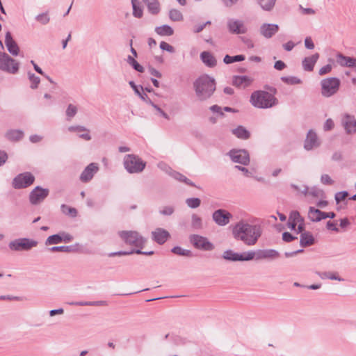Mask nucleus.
Returning a JSON list of instances; mask_svg holds the SVG:
<instances>
[{
  "instance_id": "nucleus-11",
  "label": "nucleus",
  "mask_w": 356,
  "mask_h": 356,
  "mask_svg": "<svg viewBox=\"0 0 356 356\" xmlns=\"http://www.w3.org/2000/svg\"><path fill=\"white\" fill-rule=\"evenodd\" d=\"M34 176L30 172H25L17 175L13 181L15 188H26L34 181Z\"/></svg>"
},
{
  "instance_id": "nucleus-59",
  "label": "nucleus",
  "mask_w": 356,
  "mask_h": 356,
  "mask_svg": "<svg viewBox=\"0 0 356 356\" xmlns=\"http://www.w3.org/2000/svg\"><path fill=\"white\" fill-rule=\"evenodd\" d=\"M59 235L61 237V243H69L72 241L73 239V236L71 234L66 232H60L59 233Z\"/></svg>"
},
{
  "instance_id": "nucleus-60",
  "label": "nucleus",
  "mask_w": 356,
  "mask_h": 356,
  "mask_svg": "<svg viewBox=\"0 0 356 356\" xmlns=\"http://www.w3.org/2000/svg\"><path fill=\"white\" fill-rule=\"evenodd\" d=\"M160 48L163 51H167L170 53L175 51L174 47L165 42H161L160 43Z\"/></svg>"
},
{
  "instance_id": "nucleus-42",
  "label": "nucleus",
  "mask_w": 356,
  "mask_h": 356,
  "mask_svg": "<svg viewBox=\"0 0 356 356\" xmlns=\"http://www.w3.org/2000/svg\"><path fill=\"white\" fill-rule=\"evenodd\" d=\"M169 17L171 20H172L174 22H179L183 19V15L178 10L172 9L169 12Z\"/></svg>"
},
{
  "instance_id": "nucleus-58",
  "label": "nucleus",
  "mask_w": 356,
  "mask_h": 356,
  "mask_svg": "<svg viewBox=\"0 0 356 356\" xmlns=\"http://www.w3.org/2000/svg\"><path fill=\"white\" fill-rule=\"evenodd\" d=\"M321 181L322 184L325 185H331L334 183L332 178L327 174H323L321 177Z\"/></svg>"
},
{
  "instance_id": "nucleus-29",
  "label": "nucleus",
  "mask_w": 356,
  "mask_h": 356,
  "mask_svg": "<svg viewBox=\"0 0 356 356\" xmlns=\"http://www.w3.org/2000/svg\"><path fill=\"white\" fill-rule=\"evenodd\" d=\"M147 7L149 12L152 15H156L160 11V3L158 0H143Z\"/></svg>"
},
{
  "instance_id": "nucleus-9",
  "label": "nucleus",
  "mask_w": 356,
  "mask_h": 356,
  "mask_svg": "<svg viewBox=\"0 0 356 356\" xmlns=\"http://www.w3.org/2000/svg\"><path fill=\"white\" fill-rule=\"evenodd\" d=\"M190 241L195 248L205 251L213 250L214 245L206 237L193 234L190 236Z\"/></svg>"
},
{
  "instance_id": "nucleus-64",
  "label": "nucleus",
  "mask_w": 356,
  "mask_h": 356,
  "mask_svg": "<svg viewBox=\"0 0 356 356\" xmlns=\"http://www.w3.org/2000/svg\"><path fill=\"white\" fill-rule=\"evenodd\" d=\"M295 238H297L293 236L289 232H284L282 234V239L286 242H290V241L294 240Z\"/></svg>"
},
{
  "instance_id": "nucleus-44",
  "label": "nucleus",
  "mask_w": 356,
  "mask_h": 356,
  "mask_svg": "<svg viewBox=\"0 0 356 356\" xmlns=\"http://www.w3.org/2000/svg\"><path fill=\"white\" fill-rule=\"evenodd\" d=\"M61 243V237L59 234L49 236L45 241L46 245H56Z\"/></svg>"
},
{
  "instance_id": "nucleus-37",
  "label": "nucleus",
  "mask_w": 356,
  "mask_h": 356,
  "mask_svg": "<svg viewBox=\"0 0 356 356\" xmlns=\"http://www.w3.org/2000/svg\"><path fill=\"white\" fill-rule=\"evenodd\" d=\"M78 108L76 106L70 104L65 111L67 120H71L77 113Z\"/></svg>"
},
{
  "instance_id": "nucleus-28",
  "label": "nucleus",
  "mask_w": 356,
  "mask_h": 356,
  "mask_svg": "<svg viewBox=\"0 0 356 356\" xmlns=\"http://www.w3.org/2000/svg\"><path fill=\"white\" fill-rule=\"evenodd\" d=\"M232 133L238 138L242 140L248 139L250 136V132L243 126H238L232 130Z\"/></svg>"
},
{
  "instance_id": "nucleus-14",
  "label": "nucleus",
  "mask_w": 356,
  "mask_h": 356,
  "mask_svg": "<svg viewBox=\"0 0 356 356\" xmlns=\"http://www.w3.org/2000/svg\"><path fill=\"white\" fill-rule=\"evenodd\" d=\"M49 190L36 186L29 195V200L32 204L36 205L42 202L48 196Z\"/></svg>"
},
{
  "instance_id": "nucleus-45",
  "label": "nucleus",
  "mask_w": 356,
  "mask_h": 356,
  "mask_svg": "<svg viewBox=\"0 0 356 356\" xmlns=\"http://www.w3.org/2000/svg\"><path fill=\"white\" fill-rule=\"evenodd\" d=\"M308 195H311L314 197L323 198L325 196V193L322 189H321L318 187H316V186H313V187L309 188V191Z\"/></svg>"
},
{
  "instance_id": "nucleus-39",
  "label": "nucleus",
  "mask_w": 356,
  "mask_h": 356,
  "mask_svg": "<svg viewBox=\"0 0 356 356\" xmlns=\"http://www.w3.org/2000/svg\"><path fill=\"white\" fill-rule=\"evenodd\" d=\"M245 60V56L243 55H236L234 56H231L229 55H226L224 57L223 61L226 64H231L234 62H240Z\"/></svg>"
},
{
  "instance_id": "nucleus-5",
  "label": "nucleus",
  "mask_w": 356,
  "mask_h": 356,
  "mask_svg": "<svg viewBox=\"0 0 356 356\" xmlns=\"http://www.w3.org/2000/svg\"><path fill=\"white\" fill-rule=\"evenodd\" d=\"M123 163L124 168L129 173L141 172L146 165V163L135 154L126 155Z\"/></svg>"
},
{
  "instance_id": "nucleus-55",
  "label": "nucleus",
  "mask_w": 356,
  "mask_h": 356,
  "mask_svg": "<svg viewBox=\"0 0 356 356\" xmlns=\"http://www.w3.org/2000/svg\"><path fill=\"white\" fill-rule=\"evenodd\" d=\"M70 304L72 305H77V306H99L101 305L100 302H90V301L74 302Z\"/></svg>"
},
{
  "instance_id": "nucleus-49",
  "label": "nucleus",
  "mask_w": 356,
  "mask_h": 356,
  "mask_svg": "<svg viewBox=\"0 0 356 356\" xmlns=\"http://www.w3.org/2000/svg\"><path fill=\"white\" fill-rule=\"evenodd\" d=\"M281 79L283 82L289 85H296L302 83V81L296 76H282Z\"/></svg>"
},
{
  "instance_id": "nucleus-53",
  "label": "nucleus",
  "mask_w": 356,
  "mask_h": 356,
  "mask_svg": "<svg viewBox=\"0 0 356 356\" xmlns=\"http://www.w3.org/2000/svg\"><path fill=\"white\" fill-rule=\"evenodd\" d=\"M73 250L72 246H54L49 248L51 252H70Z\"/></svg>"
},
{
  "instance_id": "nucleus-18",
  "label": "nucleus",
  "mask_w": 356,
  "mask_h": 356,
  "mask_svg": "<svg viewBox=\"0 0 356 356\" xmlns=\"http://www.w3.org/2000/svg\"><path fill=\"white\" fill-rule=\"evenodd\" d=\"M319 145L320 142L316 134L312 130L309 131L305 140L304 148L309 151L318 147Z\"/></svg>"
},
{
  "instance_id": "nucleus-63",
  "label": "nucleus",
  "mask_w": 356,
  "mask_h": 356,
  "mask_svg": "<svg viewBox=\"0 0 356 356\" xmlns=\"http://www.w3.org/2000/svg\"><path fill=\"white\" fill-rule=\"evenodd\" d=\"M305 46L308 49H313L314 48V44L311 38L307 37L305 38Z\"/></svg>"
},
{
  "instance_id": "nucleus-3",
  "label": "nucleus",
  "mask_w": 356,
  "mask_h": 356,
  "mask_svg": "<svg viewBox=\"0 0 356 356\" xmlns=\"http://www.w3.org/2000/svg\"><path fill=\"white\" fill-rule=\"evenodd\" d=\"M250 102L255 108L266 109L276 106L278 100L268 92L257 90L251 94Z\"/></svg>"
},
{
  "instance_id": "nucleus-40",
  "label": "nucleus",
  "mask_w": 356,
  "mask_h": 356,
  "mask_svg": "<svg viewBox=\"0 0 356 356\" xmlns=\"http://www.w3.org/2000/svg\"><path fill=\"white\" fill-rule=\"evenodd\" d=\"M127 62L128 64H129L131 66L133 67V68L136 70L138 72H144V67L140 65L131 56H129L127 58Z\"/></svg>"
},
{
  "instance_id": "nucleus-2",
  "label": "nucleus",
  "mask_w": 356,
  "mask_h": 356,
  "mask_svg": "<svg viewBox=\"0 0 356 356\" xmlns=\"http://www.w3.org/2000/svg\"><path fill=\"white\" fill-rule=\"evenodd\" d=\"M195 95L203 102L209 99L216 90L215 79L207 74L200 76L193 83Z\"/></svg>"
},
{
  "instance_id": "nucleus-30",
  "label": "nucleus",
  "mask_w": 356,
  "mask_h": 356,
  "mask_svg": "<svg viewBox=\"0 0 356 356\" xmlns=\"http://www.w3.org/2000/svg\"><path fill=\"white\" fill-rule=\"evenodd\" d=\"M260 8L265 11H271L276 3V0H256Z\"/></svg>"
},
{
  "instance_id": "nucleus-36",
  "label": "nucleus",
  "mask_w": 356,
  "mask_h": 356,
  "mask_svg": "<svg viewBox=\"0 0 356 356\" xmlns=\"http://www.w3.org/2000/svg\"><path fill=\"white\" fill-rule=\"evenodd\" d=\"M171 177H173L175 179L178 180L181 182H184L187 185L195 186V184L190 179H188L186 177H185L184 175H181V173H179L178 172H176L175 170L173 172H172Z\"/></svg>"
},
{
  "instance_id": "nucleus-51",
  "label": "nucleus",
  "mask_w": 356,
  "mask_h": 356,
  "mask_svg": "<svg viewBox=\"0 0 356 356\" xmlns=\"http://www.w3.org/2000/svg\"><path fill=\"white\" fill-rule=\"evenodd\" d=\"M289 220L291 222H296V223L303 222V218L300 216V213L297 211H293L291 212Z\"/></svg>"
},
{
  "instance_id": "nucleus-46",
  "label": "nucleus",
  "mask_w": 356,
  "mask_h": 356,
  "mask_svg": "<svg viewBox=\"0 0 356 356\" xmlns=\"http://www.w3.org/2000/svg\"><path fill=\"white\" fill-rule=\"evenodd\" d=\"M186 205L191 209H196L201 204V200L197 197H191L186 200Z\"/></svg>"
},
{
  "instance_id": "nucleus-8",
  "label": "nucleus",
  "mask_w": 356,
  "mask_h": 356,
  "mask_svg": "<svg viewBox=\"0 0 356 356\" xmlns=\"http://www.w3.org/2000/svg\"><path fill=\"white\" fill-rule=\"evenodd\" d=\"M0 70L10 74H16L19 63L7 54L0 52Z\"/></svg>"
},
{
  "instance_id": "nucleus-57",
  "label": "nucleus",
  "mask_w": 356,
  "mask_h": 356,
  "mask_svg": "<svg viewBox=\"0 0 356 356\" xmlns=\"http://www.w3.org/2000/svg\"><path fill=\"white\" fill-rule=\"evenodd\" d=\"M348 193L347 191H341L338 192L335 194V200L337 204H339L340 202L344 200L346 197L348 196Z\"/></svg>"
},
{
  "instance_id": "nucleus-47",
  "label": "nucleus",
  "mask_w": 356,
  "mask_h": 356,
  "mask_svg": "<svg viewBox=\"0 0 356 356\" xmlns=\"http://www.w3.org/2000/svg\"><path fill=\"white\" fill-rule=\"evenodd\" d=\"M29 79L31 82L30 87L32 89H36L40 82V79L33 73L28 72Z\"/></svg>"
},
{
  "instance_id": "nucleus-1",
  "label": "nucleus",
  "mask_w": 356,
  "mask_h": 356,
  "mask_svg": "<svg viewBox=\"0 0 356 356\" xmlns=\"http://www.w3.org/2000/svg\"><path fill=\"white\" fill-rule=\"evenodd\" d=\"M261 234L262 230L259 225L250 224L244 220L237 222L232 229L233 238L250 247L257 243Z\"/></svg>"
},
{
  "instance_id": "nucleus-50",
  "label": "nucleus",
  "mask_w": 356,
  "mask_h": 356,
  "mask_svg": "<svg viewBox=\"0 0 356 356\" xmlns=\"http://www.w3.org/2000/svg\"><path fill=\"white\" fill-rule=\"evenodd\" d=\"M336 57L337 62L339 65H341V67H348L349 56H346L342 54L339 53L337 54Z\"/></svg>"
},
{
  "instance_id": "nucleus-13",
  "label": "nucleus",
  "mask_w": 356,
  "mask_h": 356,
  "mask_svg": "<svg viewBox=\"0 0 356 356\" xmlns=\"http://www.w3.org/2000/svg\"><path fill=\"white\" fill-rule=\"evenodd\" d=\"M227 26L229 33L232 34H243L247 31V29L243 21L237 19H228L227 22Z\"/></svg>"
},
{
  "instance_id": "nucleus-6",
  "label": "nucleus",
  "mask_w": 356,
  "mask_h": 356,
  "mask_svg": "<svg viewBox=\"0 0 356 356\" xmlns=\"http://www.w3.org/2000/svg\"><path fill=\"white\" fill-rule=\"evenodd\" d=\"M341 81L337 77H329L321 81V95L325 97H330L339 90Z\"/></svg>"
},
{
  "instance_id": "nucleus-4",
  "label": "nucleus",
  "mask_w": 356,
  "mask_h": 356,
  "mask_svg": "<svg viewBox=\"0 0 356 356\" xmlns=\"http://www.w3.org/2000/svg\"><path fill=\"white\" fill-rule=\"evenodd\" d=\"M119 236L127 245L140 250L144 247L146 239L136 231H120Z\"/></svg>"
},
{
  "instance_id": "nucleus-19",
  "label": "nucleus",
  "mask_w": 356,
  "mask_h": 356,
  "mask_svg": "<svg viewBox=\"0 0 356 356\" xmlns=\"http://www.w3.org/2000/svg\"><path fill=\"white\" fill-rule=\"evenodd\" d=\"M279 257V252L275 249L258 250L257 254V260H275Z\"/></svg>"
},
{
  "instance_id": "nucleus-15",
  "label": "nucleus",
  "mask_w": 356,
  "mask_h": 356,
  "mask_svg": "<svg viewBox=\"0 0 356 356\" xmlns=\"http://www.w3.org/2000/svg\"><path fill=\"white\" fill-rule=\"evenodd\" d=\"M99 168L97 163H90L81 172L80 180L83 183L90 181L93 178L95 174L97 172Z\"/></svg>"
},
{
  "instance_id": "nucleus-43",
  "label": "nucleus",
  "mask_w": 356,
  "mask_h": 356,
  "mask_svg": "<svg viewBox=\"0 0 356 356\" xmlns=\"http://www.w3.org/2000/svg\"><path fill=\"white\" fill-rule=\"evenodd\" d=\"M61 211L65 215L70 216L71 217H76L77 216V211L75 208L70 207L65 204H62Z\"/></svg>"
},
{
  "instance_id": "nucleus-21",
  "label": "nucleus",
  "mask_w": 356,
  "mask_h": 356,
  "mask_svg": "<svg viewBox=\"0 0 356 356\" xmlns=\"http://www.w3.org/2000/svg\"><path fill=\"white\" fill-rule=\"evenodd\" d=\"M152 239L159 244H163L170 237L169 232L162 228H156L152 232Z\"/></svg>"
},
{
  "instance_id": "nucleus-35",
  "label": "nucleus",
  "mask_w": 356,
  "mask_h": 356,
  "mask_svg": "<svg viewBox=\"0 0 356 356\" xmlns=\"http://www.w3.org/2000/svg\"><path fill=\"white\" fill-rule=\"evenodd\" d=\"M133 8V15L136 17L140 18L143 16V8L140 6L138 0H131Z\"/></svg>"
},
{
  "instance_id": "nucleus-34",
  "label": "nucleus",
  "mask_w": 356,
  "mask_h": 356,
  "mask_svg": "<svg viewBox=\"0 0 356 356\" xmlns=\"http://www.w3.org/2000/svg\"><path fill=\"white\" fill-rule=\"evenodd\" d=\"M23 132L19 130H10L8 131L6 136L10 140H19L23 137Z\"/></svg>"
},
{
  "instance_id": "nucleus-41",
  "label": "nucleus",
  "mask_w": 356,
  "mask_h": 356,
  "mask_svg": "<svg viewBox=\"0 0 356 356\" xmlns=\"http://www.w3.org/2000/svg\"><path fill=\"white\" fill-rule=\"evenodd\" d=\"M257 251L250 250V251L245 252L243 254H241V261H250L254 259H255L257 260Z\"/></svg>"
},
{
  "instance_id": "nucleus-38",
  "label": "nucleus",
  "mask_w": 356,
  "mask_h": 356,
  "mask_svg": "<svg viewBox=\"0 0 356 356\" xmlns=\"http://www.w3.org/2000/svg\"><path fill=\"white\" fill-rule=\"evenodd\" d=\"M171 251L174 254H178L180 256H185V257H193V254L191 250L184 249L179 246L174 247Z\"/></svg>"
},
{
  "instance_id": "nucleus-31",
  "label": "nucleus",
  "mask_w": 356,
  "mask_h": 356,
  "mask_svg": "<svg viewBox=\"0 0 356 356\" xmlns=\"http://www.w3.org/2000/svg\"><path fill=\"white\" fill-rule=\"evenodd\" d=\"M155 32L160 35H172L174 33L173 29L168 25H163L156 27Z\"/></svg>"
},
{
  "instance_id": "nucleus-56",
  "label": "nucleus",
  "mask_w": 356,
  "mask_h": 356,
  "mask_svg": "<svg viewBox=\"0 0 356 356\" xmlns=\"http://www.w3.org/2000/svg\"><path fill=\"white\" fill-rule=\"evenodd\" d=\"M36 19L42 24H47L49 22V17L44 13L37 15Z\"/></svg>"
},
{
  "instance_id": "nucleus-52",
  "label": "nucleus",
  "mask_w": 356,
  "mask_h": 356,
  "mask_svg": "<svg viewBox=\"0 0 356 356\" xmlns=\"http://www.w3.org/2000/svg\"><path fill=\"white\" fill-rule=\"evenodd\" d=\"M134 253L140 254V253H141V250L139 249H136V250H132L130 252L118 251V252H111L108 254V256L112 257H115V256L129 255V254H131Z\"/></svg>"
},
{
  "instance_id": "nucleus-17",
  "label": "nucleus",
  "mask_w": 356,
  "mask_h": 356,
  "mask_svg": "<svg viewBox=\"0 0 356 356\" xmlns=\"http://www.w3.org/2000/svg\"><path fill=\"white\" fill-rule=\"evenodd\" d=\"M278 31L279 26L275 24L264 23L259 29L260 34L267 39L272 38Z\"/></svg>"
},
{
  "instance_id": "nucleus-12",
  "label": "nucleus",
  "mask_w": 356,
  "mask_h": 356,
  "mask_svg": "<svg viewBox=\"0 0 356 356\" xmlns=\"http://www.w3.org/2000/svg\"><path fill=\"white\" fill-rule=\"evenodd\" d=\"M213 220L219 226L228 225L232 218V214L225 209H218L213 213Z\"/></svg>"
},
{
  "instance_id": "nucleus-25",
  "label": "nucleus",
  "mask_w": 356,
  "mask_h": 356,
  "mask_svg": "<svg viewBox=\"0 0 356 356\" xmlns=\"http://www.w3.org/2000/svg\"><path fill=\"white\" fill-rule=\"evenodd\" d=\"M324 212L318 209L310 207L308 211V218L313 222H318L323 219Z\"/></svg>"
},
{
  "instance_id": "nucleus-10",
  "label": "nucleus",
  "mask_w": 356,
  "mask_h": 356,
  "mask_svg": "<svg viewBox=\"0 0 356 356\" xmlns=\"http://www.w3.org/2000/svg\"><path fill=\"white\" fill-rule=\"evenodd\" d=\"M231 160L234 163L247 165L250 163V156L248 152L245 149H231L228 152Z\"/></svg>"
},
{
  "instance_id": "nucleus-48",
  "label": "nucleus",
  "mask_w": 356,
  "mask_h": 356,
  "mask_svg": "<svg viewBox=\"0 0 356 356\" xmlns=\"http://www.w3.org/2000/svg\"><path fill=\"white\" fill-rule=\"evenodd\" d=\"M191 226L195 229H200L202 227V219L196 214L192 215Z\"/></svg>"
},
{
  "instance_id": "nucleus-27",
  "label": "nucleus",
  "mask_w": 356,
  "mask_h": 356,
  "mask_svg": "<svg viewBox=\"0 0 356 356\" xmlns=\"http://www.w3.org/2000/svg\"><path fill=\"white\" fill-rule=\"evenodd\" d=\"M314 243L313 235L309 232H304L300 234V243L302 247L309 246Z\"/></svg>"
},
{
  "instance_id": "nucleus-54",
  "label": "nucleus",
  "mask_w": 356,
  "mask_h": 356,
  "mask_svg": "<svg viewBox=\"0 0 356 356\" xmlns=\"http://www.w3.org/2000/svg\"><path fill=\"white\" fill-rule=\"evenodd\" d=\"M158 168L161 169L162 171L165 172V173L168 174L170 176L172 175V172H174V170L165 163L164 162H160L157 165Z\"/></svg>"
},
{
  "instance_id": "nucleus-23",
  "label": "nucleus",
  "mask_w": 356,
  "mask_h": 356,
  "mask_svg": "<svg viewBox=\"0 0 356 356\" xmlns=\"http://www.w3.org/2000/svg\"><path fill=\"white\" fill-rule=\"evenodd\" d=\"M253 79L248 76H234L232 80V84L238 88H246L249 86Z\"/></svg>"
},
{
  "instance_id": "nucleus-7",
  "label": "nucleus",
  "mask_w": 356,
  "mask_h": 356,
  "mask_svg": "<svg viewBox=\"0 0 356 356\" xmlns=\"http://www.w3.org/2000/svg\"><path fill=\"white\" fill-rule=\"evenodd\" d=\"M38 242L29 238H19L11 241L8 243L10 250L15 252L29 251L37 247Z\"/></svg>"
},
{
  "instance_id": "nucleus-16",
  "label": "nucleus",
  "mask_w": 356,
  "mask_h": 356,
  "mask_svg": "<svg viewBox=\"0 0 356 356\" xmlns=\"http://www.w3.org/2000/svg\"><path fill=\"white\" fill-rule=\"evenodd\" d=\"M341 123L348 134L356 133V120L353 115L346 114L343 116Z\"/></svg>"
},
{
  "instance_id": "nucleus-20",
  "label": "nucleus",
  "mask_w": 356,
  "mask_h": 356,
  "mask_svg": "<svg viewBox=\"0 0 356 356\" xmlns=\"http://www.w3.org/2000/svg\"><path fill=\"white\" fill-rule=\"evenodd\" d=\"M68 131L70 132H76L79 134V137L81 139H83L86 141H89L92 139L91 136L90 135V130L81 125H74L70 126L67 128Z\"/></svg>"
},
{
  "instance_id": "nucleus-22",
  "label": "nucleus",
  "mask_w": 356,
  "mask_h": 356,
  "mask_svg": "<svg viewBox=\"0 0 356 356\" xmlns=\"http://www.w3.org/2000/svg\"><path fill=\"white\" fill-rule=\"evenodd\" d=\"M5 44L8 51L13 56H17L19 54V47L16 42L13 40L11 33L7 32L5 37Z\"/></svg>"
},
{
  "instance_id": "nucleus-33",
  "label": "nucleus",
  "mask_w": 356,
  "mask_h": 356,
  "mask_svg": "<svg viewBox=\"0 0 356 356\" xmlns=\"http://www.w3.org/2000/svg\"><path fill=\"white\" fill-rule=\"evenodd\" d=\"M318 275L323 280L329 279V280H338V281H343L344 280L343 278L338 276L337 273L323 272V273H318Z\"/></svg>"
},
{
  "instance_id": "nucleus-32",
  "label": "nucleus",
  "mask_w": 356,
  "mask_h": 356,
  "mask_svg": "<svg viewBox=\"0 0 356 356\" xmlns=\"http://www.w3.org/2000/svg\"><path fill=\"white\" fill-rule=\"evenodd\" d=\"M222 257L226 260L232 261H241V254L234 252L231 250L225 251L223 252Z\"/></svg>"
},
{
  "instance_id": "nucleus-61",
  "label": "nucleus",
  "mask_w": 356,
  "mask_h": 356,
  "mask_svg": "<svg viewBox=\"0 0 356 356\" xmlns=\"http://www.w3.org/2000/svg\"><path fill=\"white\" fill-rule=\"evenodd\" d=\"M332 65L327 64V65L322 67L321 68H320V70L318 71V74L321 76L326 74L332 71Z\"/></svg>"
},
{
  "instance_id": "nucleus-62",
  "label": "nucleus",
  "mask_w": 356,
  "mask_h": 356,
  "mask_svg": "<svg viewBox=\"0 0 356 356\" xmlns=\"http://www.w3.org/2000/svg\"><path fill=\"white\" fill-rule=\"evenodd\" d=\"M326 227L329 230L334 231L336 232H338L339 230L338 227H337V223L332 221H327L326 224Z\"/></svg>"
},
{
  "instance_id": "nucleus-26",
  "label": "nucleus",
  "mask_w": 356,
  "mask_h": 356,
  "mask_svg": "<svg viewBox=\"0 0 356 356\" xmlns=\"http://www.w3.org/2000/svg\"><path fill=\"white\" fill-rule=\"evenodd\" d=\"M202 62L208 67H213L216 65L215 57L208 51H203L200 55Z\"/></svg>"
},
{
  "instance_id": "nucleus-24",
  "label": "nucleus",
  "mask_w": 356,
  "mask_h": 356,
  "mask_svg": "<svg viewBox=\"0 0 356 356\" xmlns=\"http://www.w3.org/2000/svg\"><path fill=\"white\" fill-rule=\"evenodd\" d=\"M318 58L319 54L318 53H316L310 56L305 57L302 62L304 70L308 72L312 71Z\"/></svg>"
}]
</instances>
